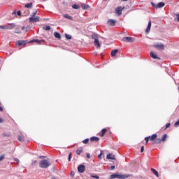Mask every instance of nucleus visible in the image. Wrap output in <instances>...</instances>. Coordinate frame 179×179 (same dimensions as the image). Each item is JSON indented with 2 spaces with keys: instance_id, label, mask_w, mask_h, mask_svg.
Returning <instances> with one entry per match:
<instances>
[{
  "instance_id": "1",
  "label": "nucleus",
  "mask_w": 179,
  "mask_h": 179,
  "mask_svg": "<svg viewBox=\"0 0 179 179\" xmlns=\"http://www.w3.org/2000/svg\"><path fill=\"white\" fill-rule=\"evenodd\" d=\"M39 166L41 169H48L51 166V164L47 159H43L40 162Z\"/></svg>"
},
{
  "instance_id": "2",
  "label": "nucleus",
  "mask_w": 179,
  "mask_h": 179,
  "mask_svg": "<svg viewBox=\"0 0 179 179\" xmlns=\"http://www.w3.org/2000/svg\"><path fill=\"white\" fill-rule=\"evenodd\" d=\"M154 48L159 50V51H163L164 50V44L163 43H155L152 45Z\"/></svg>"
},
{
  "instance_id": "3",
  "label": "nucleus",
  "mask_w": 179,
  "mask_h": 179,
  "mask_svg": "<svg viewBox=\"0 0 179 179\" xmlns=\"http://www.w3.org/2000/svg\"><path fill=\"white\" fill-rule=\"evenodd\" d=\"M167 139V134H164L162 136V138H157L156 141L154 142V143H162V142H166V140Z\"/></svg>"
},
{
  "instance_id": "4",
  "label": "nucleus",
  "mask_w": 179,
  "mask_h": 179,
  "mask_svg": "<svg viewBox=\"0 0 179 179\" xmlns=\"http://www.w3.org/2000/svg\"><path fill=\"white\" fill-rule=\"evenodd\" d=\"M152 8H155V9H159L160 8H163L166 3L164 2H159L157 5L156 3L152 2L151 3Z\"/></svg>"
},
{
  "instance_id": "5",
  "label": "nucleus",
  "mask_w": 179,
  "mask_h": 179,
  "mask_svg": "<svg viewBox=\"0 0 179 179\" xmlns=\"http://www.w3.org/2000/svg\"><path fill=\"white\" fill-rule=\"evenodd\" d=\"M122 41L124 43H134L135 41V38L133 37L125 36L122 38Z\"/></svg>"
},
{
  "instance_id": "6",
  "label": "nucleus",
  "mask_w": 179,
  "mask_h": 179,
  "mask_svg": "<svg viewBox=\"0 0 179 179\" xmlns=\"http://www.w3.org/2000/svg\"><path fill=\"white\" fill-rule=\"evenodd\" d=\"M29 23H36L37 22H40V17H30L29 18Z\"/></svg>"
},
{
  "instance_id": "7",
  "label": "nucleus",
  "mask_w": 179,
  "mask_h": 179,
  "mask_svg": "<svg viewBox=\"0 0 179 179\" xmlns=\"http://www.w3.org/2000/svg\"><path fill=\"white\" fill-rule=\"evenodd\" d=\"M148 137L150 138V141L152 142V145H159V143H155L156 139H157V134H152L151 136H150Z\"/></svg>"
},
{
  "instance_id": "8",
  "label": "nucleus",
  "mask_w": 179,
  "mask_h": 179,
  "mask_svg": "<svg viewBox=\"0 0 179 179\" xmlns=\"http://www.w3.org/2000/svg\"><path fill=\"white\" fill-rule=\"evenodd\" d=\"M124 9V8L123 7H117L115 8V13L116 15H118V16H120V15H122V10Z\"/></svg>"
},
{
  "instance_id": "9",
  "label": "nucleus",
  "mask_w": 179,
  "mask_h": 179,
  "mask_svg": "<svg viewBox=\"0 0 179 179\" xmlns=\"http://www.w3.org/2000/svg\"><path fill=\"white\" fill-rule=\"evenodd\" d=\"M85 170H86V166H85V165L81 164L78 166V173H85Z\"/></svg>"
},
{
  "instance_id": "10",
  "label": "nucleus",
  "mask_w": 179,
  "mask_h": 179,
  "mask_svg": "<svg viewBox=\"0 0 179 179\" xmlns=\"http://www.w3.org/2000/svg\"><path fill=\"white\" fill-rule=\"evenodd\" d=\"M27 44V41H18L16 43V45H18V47H22V45H26Z\"/></svg>"
},
{
  "instance_id": "11",
  "label": "nucleus",
  "mask_w": 179,
  "mask_h": 179,
  "mask_svg": "<svg viewBox=\"0 0 179 179\" xmlns=\"http://www.w3.org/2000/svg\"><path fill=\"white\" fill-rule=\"evenodd\" d=\"M128 177H131V176L117 173V178L119 179H125V178H128Z\"/></svg>"
},
{
  "instance_id": "12",
  "label": "nucleus",
  "mask_w": 179,
  "mask_h": 179,
  "mask_svg": "<svg viewBox=\"0 0 179 179\" xmlns=\"http://www.w3.org/2000/svg\"><path fill=\"white\" fill-rule=\"evenodd\" d=\"M150 55L151 58H153V59H160V57H157V55H156V52H150Z\"/></svg>"
},
{
  "instance_id": "13",
  "label": "nucleus",
  "mask_w": 179,
  "mask_h": 179,
  "mask_svg": "<svg viewBox=\"0 0 179 179\" xmlns=\"http://www.w3.org/2000/svg\"><path fill=\"white\" fill-rule=\"evenodd\" d=\"M115 23H117V20H115L110 19L108 21V24H109V26L114 27L115 26Z\"/></svg>"
},
{
  "instance_id": "14",
  "label": "nucleus",
  "mask_w": 179,
  "mask_h": 179,
  "mask_svg": "<svg viewBox=\"0 0 179 179\" xmlns=\"http://www.w3.org/2000/svg\"><path fill=\"white\" fill-rule=\"evenodd\" d=\"M151 27H152V21H149L148 27L145 29V33L147 34L150 33Z\"/></svg>"
},
{
  "instance_id": "15",
  "label": "nucleus",
  "mask_w": 179,
  "mask_h": 179,
  "mask_svg": "<svg viewBox=\"0 0 179 179\" xmlns=\"http://www.w3.org/2000/svg\"><path fill=\"white\" fill-rule=\"evenodd\" d=\"M106 159H108V160H115V155L113 154H108L106 157Z\"/></svg>"
},
{
  "instance_id": "16",
  "label": "nucleus",
  "mask_w": 179,
  "mask_h": 179,
  "mask_svg": "<svg viewBox=\"0 0 179 179\" xmlns=\"http://www.w3.org/2000/svg\"><path fill=\"white\" fill-rule=\"evenodd\" d=\"M106 133H107V129H103L99 133V136L103 138V136H104V135H106Z\"/></svg>"
},
{
  "instance_id": "17",
  "label": "nucleus",
  "mask_w": 179,
  "mask_h": 179,
  "mask_svg": "<svg viewBox=\"0 0 179 179\" xmlns=\"http://www.w3.org/2000/svg\"><path fill=\"white\" fill-rule=\"evenodd\" d=\"M94 45H95V47H96V48H100L101 47V45H100V42L99 41V39L94 41Z\"/></svg>"
},
{
  "instance_id": "18",
  "label": "nucleus",
  "mask_w": 179,
  "mask_h": 179,
  "mask_svg": "<svg viewBox=\"0 0 179 179\" xmlns=\"http://www.w3.org/2000/svg\"><path fill=\"white\" fill-rule=\"evenodd\" d=\"M117 54H118V50L115 49L114 50H112L110 55H111V57H115L117 55Z\"/></svg>"
},
{
  "instance_id": "19",
  "label": "nucleus",
  "mask_w": 179,
  "mask_h": 179,
  "mask_svg": "<svg viewBox=\"0 0 179 179\" xmlns=\"http://www.w3.org/2000/svg\"><path fill=\"white\" fill-rule=\"evenodd\" d=\"M91 142H99L100 141V138L99 137H91L90 138Z\"/></svg>"
},
{
  "instance_id": "20",
  "label": "nucleus",
  "mask_w": 179,
  "mask_h": 179,
  "mask_svg": "<svg viewBox=\"0 0 179 179\" xmlns=\"http://www.w3.org/2000/svg\"><path fill=\"white\" fill-rule=\"evenodd\" d=\"M91 37L92 40H99V35L97 34H92Z\"/></svg>"
},
{
  "instance_id": "21",
  "label": "nucleus",
  "mask_w": 179,
  "mask_h": 179,
  "mask_svg": "<svg viewBox=\"0 0 179 179\" xmlns=\"http://www.w3.org/2000/svg\"><path fill=\"white\" fill-rule=\"evenodd\" d=\"M54 36L56 38L61 40V34H59V32H55Z\"/></svg>"
},
{
  "instance_id": "22",
  "label": "nucleus",
  "mask_w": 179,
  "mask_h": 179,
  "mask_svg": "<svg viewBox=\"0 0 179 179\" xmlns=\"http://www.w3.org/2000/svg\"><path fill=\"white\" fill-rule=\"evenodd\" d=\"M15 24H8L7 25V29L11 30V29H13L15 27Z\"/></svg>"
},
{
  "instance_id": "23",
  "label": "nucleus",
  "mask_w": 179,
  "mask_h": 179,
  "mask_svg": "<svg viewBox=\"0 0 179 179\" xmlns=\"http://www.w3.org/2000/svg\"><path fill=\"white\" fill-rule=\"evenodd\" d=\"M151 171L155 174V176H156V177H159V173L157 171H156V169H151Z\"/></svg>"
},
{
  "instance_id": "24",
  "label": "nucleus",
  "mask_w": 179,
  "mask_h": 179,
  "mask_svg": "<svg viewBox=\"0 0 179 179\" xmlns=\"http://www.w3.org/2000/svg\"><path fill=\"white\" fill-rule=\"evenodd\" d=\"M41 41H40L38 39H34L31 41V43H37L38 44H41Z\"/></svg>"
},
{
  "instance_id": "25",
  "label": "nucleus",
  "mask_w": 179,
  "mask_h": 179,
  "mask_svg": "<svg viewBox=\"0 0 179 179\" xmlns=\"http://www.w3.org/2000/svg\"><path fill=\"white\" fill-rule=\"evenodd\" d=\"M18 141H20V142H24V136L23 135H20L18 136Z\"/></svg>"
},
{
  "instance_id": "26",
  "label": "nucleus",
  "mask_w": 179,
  "mask_h": 179,
  "mask_svg": "<svg viewBox=\"0 0 179 179\" xmlns=\"http://www.w3.org/2000/svg\"><path fill=\"white\" fill-rule=\"evenodd\" d=\"M83 152V148H80L76 150V154L77 155H80V153H82Z\"/></svg>"
},
{
  "instance_id": "27",
  "label": "nucleus",
  "mask_w": 179,
  "mask_h": 179,
  "mask_svg": "<svg viewBox=\"0 0 179 179\" xmlns=\"http://www.w3.org/2000/svg\"><path fill=\"white\" fill-rule=\"evenodd\" d=\"M25 8H28L29 9L33 8V3H27L24 6Z\"/></svg>"
},
{
  "instance_id": "28",
  "label": "nucleus",
  "mask_w": 179,
  "mask_h": 179,
  "mask_svg": "<svg viewBox=\"0 0 179 179\" xmlns=\"http://www.w3.org/2000/svg\"><path fill=\"white\" fill-rule=\"evenodd\" d=\"M73 9H80V6L78 4H74L72 6Z\"/></svg>"
},
{
  "instance_id": "29",
  "label": "nucleus",
  "mask_w": 179,
  "mask_h": 179,
  "mask_svg": "<svg viewBox=\"0 0 179 179\" xmlns=\"http://www.w3.org/2000/svg\"><path fill=\"white\" fill-rule=\"evenodd\" d=\"M64 17H66V19H69L70 20H72V19H73L72 16H71L68 14L64 15Z\"/></svg>"
},
{
  "instance_id": "30",
  "label": "nucleus",
  "mask_w": 179,
  "mask_h": 179,
  "mask_svg": "<svg viewBox=\"0 0 179 179\" xmlns=\"http://www.w3.org/2000/svg\"><path fill=\"white\" fill-rule=\"evenodd\" d=\"M110 178L114 179V178H118V173H115L110 176Z\"/></svg>"
},
{
  "instance_id": "31",
  "label": "nucleus",
  "mask_w": 179,
  "mask_h": 179,
  "mask_svg": "<svg viewBox=\"0 0 179 179\" xmlns=\"http://www.w3.org/2000/svg\"><path fill=\"white\" fill-rule=\"evenodd\" d=\"M43 30H51V27H50L49 25H46L43 27Z\"/></svg>"
},
{
  "instance_id": "32",
  "label": "nucleus",
  "mask_w": 179,
  "mask_h": 179,
  "mask_svg": "<svg viewBox=\"0 0 179 179\" xmlns=\"http://www.w3.org/2000/svg\"><path fill=\"white\" fill-rule=\"evenodd\" d=\"M65 37H66V40H71L72 38V36H71L68 34H65Z\"/></svg>"
},
{
  "instance_id": "33",
  "label": "nucleus",
  "mask_w": 179,
  "mask_h": 179,
  "mask_svg": "<svg viewBox=\"0 0 179 179\" xmlns=\"http://www.w3.org/2000/svg\"><path fill=\"white\" fill-rule=\"evenodd\" d=\"M82 8H83V9H84L85 10H86L87 9L89 8V5L83 4Z\"/></svg>"
},
{
  "instance_id": "34",
  "label": "nucleus",
  "mask_w": 179,
  "mask_h": 179,
  "mask_svg": "<svg viewBox=\"0 0 179 179\" xmlns=\"http://www.w3.org/2000/svg\"><path fill=\"white\" fill-rule=\"evenodd\" d=\"M103 155H104V151L101 150V153H100V155L98 156L99 159H102L101 156H103Z\"/></svg>"
},
{
  "instance_id": "35",
  "label": "nucleus",
  "mask_w": 179,
  "mask_h": 179,
  "mask_svg": "<svg viewBox=\"0 0 179 179\" xmlns=\"http://www.w3.org/2000/svg\"><path fill=\"white\" fill-rule=\"evenodd\" d=\"M150 137H149V136L145 138V145H148V143H149V139H150Z\"/></svg>"
},
{
  "instance_id": "36",
  "label": "nucleus",
  "mask_w": 179,
  "mask_h": 179,
  "mask_svg": "<svg viewBox=\"0 0 179 179\" xmlns=\"http://www.w3.org/2000/svg\"><path fill=\"white\" fill-rule=\"evenodd\" d=\"M36 15H37V10H35L34 12L32 13L31 17H36Z\"/></svg>"
},
{
  "instance_id": "37",
  "label": "nucleus",
  "mask_w": 179,
  "mask_h": 179,
  "mask_svg": "<svg viewBox=\"0 0 179 179\" xmlns=\"http://www.w3.org/2000/svg\"><path fill=\"white\" fill-rule=\"evenodd\" d=\"M83 143L86 145L87 143H89V138H86L84 141H83Z\"/></svg>"
},
{
  "instance_id": "38",
  "label": "nucleus",
  "mask_w": 179,
  "mask_h": 179,
  "mask_svg": "<svg viewBox=\"0 0 179 179\" xmlns=\"http://www.w3.org/2000/svg\"><path fill=\"white\" fill-rule=\"evenodd\" d=\"M0 29H3V30L8 29H7V26H5V25H1V26H0Z\"/></svg>"
},
{
  "instance_id": "39",
  "label": "nucleus",
  "mask_w": 179,
  "mask_h": 179,
  "mask_svg": "<svg viewBox=\"0 0 179 179\" xmlns=\"http://www.w3.org/2000/svg\"><path fill=\"white\" fill-rule=\"evenodd\" d=\"M71 157H72V152H70L69 154V159H68L69 162H71Z\"/></svg>"
},
{
  "instance_id": "40",
  "label": "nucleus",
  "mask_w": 179,
  "mask_h": 179,
  "mask_svg": "<svg viewBox=\"0 0 179 179\" xmlns=\"http://www.w3.org/2000/svg\"><path fill=\"white\" fill-rule=\"evenodd\" d=\"M3 159H5V155H4L0 156V162H2V160H3Z\"/></svg>"
},
{
  "instance_id": "41",
  "label": "nucleus",
  "mask_w": 179,
  "mask_h": 179,
  "mask_svg": "<svg viewBox=\"0 0 179 179\" xmlns=\"http://www.w3.org/2000/svg\"><path fill=\"white\" fill-rule=\"evenodd\" d=\"M91 177H92V178H96V179L100 178V177H99L98 176H93V175H91Z\"/></svg>"
},
{
  "instance_id": "42",
  "label": "nucleus",
  "mask_w": 179,
  "mask_h": 179,
  "mask_svg": "<svg viewBox=\"0 0 179 179\" xmlns=\"http://www.w3.org/2000/svg\"><path fill=\"white\" fill-rule=\"evenodd\" d=\"M170 125H171L170 123H167V124H166L165 129H167V128H170Z\"/></svg>"
},
{
  "instance_id": "43",
  "label": "nucleus",
  "mask_w": 179,
  "mask_h": 179,
  "mask_svg": "<svg viewBox=\"0 0 179 179\" xmlns=\"http://www.w3.org/2000/svg\"><path fill=\"white\" fill-rule=\"evenodd\" d=\"M17 15L18 16H22V13H21L20 11H17Z\"/></svg>"
},
{
  "instance_id": "44",
  "label": "nucleus",
  "mask_w": 179,
  "mask_h": 179,
  "mask_svg": "<svg viewBox=\"0 0 179 179\" xmlns=\"http://www.w3.org/2000/svg\"><path fill=\"white\" fill-rule=\"evenodd\" d=\"M143 150H145V146L141 147V153L143 152Z\"/></svg>"
},
{
  "instance_id": "45",
  "label": "nucleus",
  "mask_w": 179,
  "mask_h": 179,
  "mask_svg": "<svg viewBox=\"0 0 179 179\" xmlns=\"http://www.w3.org/2000/svg\"><path fill=\"white\" fill-rule=\"evenodd\" d=\"M15 162H16L17 163V164H19V159L17 158H15Z\"/></svg>"
},
{
  "instance_id": "46",
  "label": "nucleus",
  "mask_w": 179,
  "mask_h": 179,
  "mask_svg": "<svg viewBox=\"0 0 179 179\" xmlns=\"http://www.w3.org/2000/svg\"><path fill=\"white\" fill-rule=\"evenodd\" d=\"M87 159H90V153H87L86 155Z\"/></svg>"
},
{
  "instance_id": "47",
  "label": "nucleus",
  "mask_w": 179,
  "mask_h": 179,
  "mask_svg": "<svg viewBox=\"0 0 179 179\" xmlns=\"http://www.w3.org/2000/svg\"><path fill=\"white\" fill-rule=\"evenodd\" d=\"M71 176L72 177H73V176H75V172L71 171Z\"/></svg>"
},
{
  "instance_id": "48",
  "label": "nucleus",
  "mask_w": 179,
  "mask_h": 179,
  "mask_svg": "<svg viewBox=\"0 0 179 179\" xmlns=\"http://www.w3.org/2000/svg\"><path fill=\"white\" fill-rule=\"evenodd\" d=\"M36 163H37V161H36V160L34 161V162H32V166H34V164H36Z\"/></svg>"
},
{
  "instance_id": "49",
  "label": "nucleus",
  "mask_w": 179,
  "mask_h": 179,
  "mask_svg": "<svg viewBox=\"0 0 179 179\" xmlns=\"http://www.w3.org/2000/svg\"><path fill=\"white\" fill-rule=\"evenodd\" d=\"M114 169H115V166H112L110 167V170H114Z\"/></svg>"
},
{
  "instance_id": "50",
  "label": "nucleus",
  "mask_w": 179,
  "mask_h": 179,
  "mask_svg": "<svg viewBox=\"0 0 179 179\" xmlns=\"http://www.w3.org/2000/svg\"><path fill=\"white\" fill-rule=\"evenodd\" d=\"M176 16H177V20L178 22H179V14H176Z\"/></svg>"
},
{
  "instance_id": "51",
  "label": "nucleus",
  "mask_w": 179,
  "mask_h": 179,
  "mask_svg": "<svg viewBox=\"0 0 179 179\" xmlns=\"http://www.w3.org/2000/svg\"><path fill=\"white\" fill-rule=\"evenodd\" d=\"M0 111H3V108H2V106H0Z\"/></svg>"
},
{
  "instance_id": "52",
  "label": "nucleus",
  "mask_w": 179,
  "mask_h": 179,
  "mask_svg": "<svg viewBox=\"0 0 179 179\" xmlns=\"http://www.w3.org/2000/svg\"><path fill=\"white\" fill-rule=\"evenodd\" d=\"M29 10H27V13H26V15H25V16H27V15H29Z\"/></svg>"
},
{
  "instance_id": "53",
  "label": "nucleus",
  "mask_w": 179,
  "mask_h": 179,
  "mask_svg": "<svg viewBox=\"0 0 179 179\" xmlns=\"http://www.w3.org/2000/svg\"><path fill=\"white\" fill-rule=\"evenodd\" d=\"M2 122H3V120L0 118V124H2Z\"/></svg>"
},
{
  "instance_id": "54",
  "label": "nucleus",
  "mask_w": 179,
  "mask_h": 179,
  "mask_svg": "<svg viewBox=\"0 0 179 179\" xmlns=\"http://www.w3.org/2000/svg\"><path fill=\"white\" fill-rule=\"evenodd\" d=\"M13 15H16V11H14V12L13 13Z\"/></svg>"
},
{
  "instance_id": "55",
  "label": "nucleus",
  "mask_w": 179,
  "mask_h": 179,
  "mask_svg": "<svg viewBox=\"0 0 179 179\" xmlns=\"http://www.w3.org/2000/svg\"><path fill=\"white\" fill-rule=\"evenodd\" d=\"M122 1H128V0H122Z\"/></svg>"
},
{
  "instance_id": "56",
  "label": "nucleus",
  "mask_w": 179,
  "mask_h": 179,
  "mask_svg": "<svg viewBox=\"0 0 179 179\" xmlns=\"http://www.w3.org/2000/svg\"><path fill=\"white\" fill-rule=\"evenodd\" d=\"M43 1H45V0H43Z\"/></svg>"
},
{
  "instance_id": "57",
  "label": "nucleus",
  "mask_w": 179,
  "mask_h": 179,
  "mask_svg": "<svg viewBox=\"0 0 179 179\" xmlns=\"http://www.w3.org/2000/svg\"><path fill=\"white\" fill-rule=\"evenodd\" d=\"M105 1H107V0H105Z\"/></svg>"
}]
</instances>
